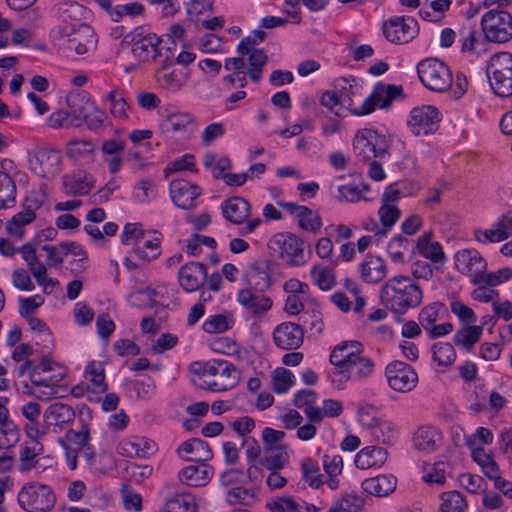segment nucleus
Returning a JSON list of instances; mask_svg holds the SVG:
<instances>
[{
  "mask_svg": "<svg viewBox=\"0 0 512 512\" xmlns=\"http://www.w3.org/2000/svg\"><path fill=\"white\" fill-rule=\"evenodd\" d=\"M14 372L18 377L29 378V381L21 383V392L24 395L48 401L62 397L65 392L61 381L67 376V367L49 358H43L38 363L26 362L17 365Z\"/></svg>",
  "mask_w": 512,
  "mask_h": 512,
  "instance_id": "f257e3e1",
  "label": "nucleus"
},
{
  "mask_svg": "<svg viewBox=\"0 0 512 512\" xmlns=\"http://www.w3.org/2000/svg\"><path fill=\"white\" fill-rule=\"evenodd\" d=\"M189 371L199 388L211 392L230 390L239 382L238 370L223 360L195 361L190 364Z\"/></svg>",
  "mask_w": 512,
  "mask_h": 512,
  "instance_id": "f03ea898",
  "label": "nucleus"
},
{
  "mask_svg": "<svg viewBox=\"0 0 512 512\" xmlns=\"http://www.w3.org/2000/svg\"><path fill=\"white\" fill-rule=\"evenodd\" d=\"M380 296L387 309L396 314H404L421 304L423 292L410 277L399 275L384 283Z\"/></svg>",
  "mask_w": 512,
  "mask_h": 512,
  "instance_id": "7ed1b4c3",
  "label": "nucleus"
},
{
  "mask_svg": "<svg viewBox=\"0 0 512 512\" xmlns=\"http://www.w3.org/2000/svg\"><path fill=\"white\" fill-rule=\"evenodd\" d=\"M390 137L371 128H364L355 134L353 140L354 152L358 159L371 161L384 159L390 155Z\"/></svg>",
  "mask_w": 512,
  "mask_h": 512,
  "instance_id": "20e7f679",
  "label": "nucleus"
},
{
  "mask_svg": "<svg viewBox=\"0 0 512 512\" xmlns=\"http://www.w3.org/2000/svg\"><path fill=\"white\" fill-rule=\"evenodd\" d=\"M57 6L63 21L50 31V38L55 46L67 49L77 32L78 25H83L79 22L83 6L65 0L59 2Z\"/></svg>",
  "mask_w": 512,
  "mask_h": 512,
  "instance_id": "39448f33",
  "label": "nucleus"
},
{
  "mask_svg": "<svg viewBox=\"0 0 512 512\" xmlns=\"http://www.w3.org/2000/svg\"><path fill=\"white\" fill-rule=\"evenodd\" d=\"M17 502L27 512H49L55 506L56 496L51 486L32 481L20 488Z\"/></svg>",
  "mask_w": 512,
  "mask_h": 512,
  "instance_id": "423d86ee",
  "label": "nucleus"
},
{
  "mask_svg": "<svg viewBox=\"0 0 512 512\" xmlns=\"http://www.w3.org/2000/svg\"><path fill=\"white\" fill-rule=\"evenodd\" d=\"M224 218L235 225H243L239 229L241 236L252 234L262 223L260 217L250 218L251 204L240 196H233L221 204Z\"/></svg>",
  "mask_w": 512,
  "mask_h": 512,
  "instance_id": "0eeeda50",
  "label": "nucleus"
},
{
  "mask_svg": "<svg viewBox=\"0 0 512 512\" xmlns=\"http://www.w3.org/2000/svg\"><path fill=\"white\" fill-rule=\"evenodd\" d=\"M422 84L429 90L442 93L451 88L453 76L450 68L439 59L426 58L417 65Z\"/></svg>",
  "mask_w": 512,
  "mask_h": 512,
  "instance_id": "6e6552de",
  "label": "nucleus"
},
{
  "mask_svg": "<svg viewBox=\"0 0 512 512\" xmlns=\"http://www.w3.org/2000/svg\"><path fill=\"white\" fill-rule=\"evenodd\" d=\"M487 76L494 93L500 97L512 95V54L501 52L491 57Z\"/></svg>",
  "mask_w": 512,
  "mask_h": 512,
  "instance_id": "1a4fd4ad",
  "label": "nucleus"
},
{
  "mask_svg": "<svg viewBox=\"0 0 512 512\" xmlns=\"http://www.w3.org/2000/svg\"><path fill=\"white\" fill-rule=\"evenodd\" d=\"M70 102L74 112L80 118V126L85 123L89 130H100L108 116L91 98L86 91L70 92Z\"/></svg>",
  "mask_w": 512,
  "mask_h": 512,
  "instance_id": "9d476101",
  "label": "nucleus"
},
{
  "mask_svg": "<svg viewBox=\"0 0 512 512\" xmlns=\"http://www.w3.org/2000/svg\"><path fill=\"white\" fill-rule=\"evenodd\" d=\"M481 26L490 41L505 43L512 39V15L505 10L490 9L482 16Z\"/></svg>",
  "mask_w": 512,
  "mask_h": 512,
  "instance_id": "9b49d317",
  "label": "nucleus"
},
{
  "mask_svg": "<svg viewBox=\"0 0 512 512\" xmlns=\"http://www.w3.org/2000/svg\"><path fill=\"white\" fill-rule=\"evenodd\" d=\"M269 247L290 266L299 267L305 263L303 242L295 235L278 233L269 241Z\"/></svg>",
  "mask_w": 512,
  "mask_h": 512,
  "instance_id": "f8f14e48",
  "label": "nucleus"
},
{
  "mask_svg": "<svg viewBox=\"0 0 512 512\" xmlns=\"http://www.w3.org/2000/svg\"><path fill=\"white\" fill-rule=\"evenodd\" d=\"M385 377L388 386L399 393H409L418 384L419 378L415 369L403 362L392 361L385 368Z\"/></svg>",
  "mask_w": 512,
  "mask_h": 512,
  "instance_id": "ddd939ff",
  "label": "nucleus"
},
{
  "mask_svg": "<svg viewBox=\"0 0 512 512\" xmlns=\"http://www.w3.org/2000/svg\"><path fill=\"white\" fill-rule=\"evenodd\" d=\"M440 120L437 108L431 105H422L414 107L410 111L407 126L414 136H427L437 131Z\"/></svg>",
  "mask_w": 512,
  "mask_h": 512,
  "instance_id": "4468645a",
  "label": "nucleus"
},
{
  "mask_svg": "<svg viewBox=\"0 0 512 512\" xmlns=\"http://www.w3.org/2000/svg\"><path fill=\"white\" fill-rule=\"evenodd\" d=\"M374 363L371 359L362 355L339 371H331L329 377L331 383L339 390L346 387L347 382H358L372 375Z\"/></svg>",
  "mask_w": 512,
  "mask_h": 512,
  "instance_id": "2eb2a0df",
  "label": "nucleus"
},
{
  "mask_svg": "<svg viewBox=\"0 0 512 512\" xmlns=\"http://www.w3.org/2000/svg\"><path fill=\"white\" fill-rule=\"evenodd\" d=\"M32 170L43 178H53L62 170L61 151L54 147H38L31 157Z\"/></svg>",
  "mask_w": 512,
  "mask_h": 512,
  "instance_id": "dca6fc26",
  "label": "nucleus"
},
{
  "mask_svg": "<svg viewBox=\"0 0 512 512\" xmlns=\"http://www.w3.org/2000/svg\"><path fill=\"white\" fill-rule=\"evenodd\" d=\"M418 33V22L413 17L394 16L383 24V34L391 43H408L413 40Z\"/></svg>",
  "mask_w": 512,
  "mask_h": 512,
  "instance_id": "f3484780",
  "label": "nucleus"
},
{
  "mask_svg": "<svg viewBox=\"0 0 512 512\" xmlns=\"http://www.w3.org/2000/svg\"><path fill=\"white\" fill-rule=\"evenodd\" d=\"M454 265L458 272L470 277L471 284H479L483 272L487 269V261L473 248L457 251L454 255Z\"/></svg>",
  "mask_w": 512,
  "mask_h": 512,
  "instance_id": "a211bd4d",
  "label": "nucleus"
},
{
  "mask_svg": "<svg viewBox=\"0 0 512 512\" xmlns=\"http://www.w3.org/2000/svg\"><path fill=\"white\" fill-rule=\"evenodd\" d=\"M444 443L442 431L431 424H424L417 427L413 432L412 448L421 455H431L441 449Z\"/></svg>",
  "mask_w": 512,
  "mask_h": 512,
  "instance_id": "6ab92c4d",
  "label": "nucleus"
},
{
  "mask_svg": "<svg viewBox=\"0 0 512 512\" xmlns=\"http://www.w3.org/2000/svg\"><path fill=\"white\" fill-rule=\"evenodd\" d=\"M475 241L481 244L498 243L512 237V209L500 215L489 229H475Z\"/></svg>",
  "mask_w": 512,
  "mask_h": 512,
  "instance_id": "aec40b11",
  "label": "nucleus"
},
{
  "mask_svg": "<svg viewBox=\"0 0 512 512\" xmlns=\"http://www.w3.org/2000/svg\"><path fill=\"white\" fill-rule=\"evenodd\" d=\"M399 89L394 85H385L378 83L374 86L371 94L365 98L363 103L358 107L351 108L355 115H367L376 108H386L395 98Z\"/></svg>",
  "mask_w": 512,
  "mask_h": 512,
  "instance_id": "412c9836",
  "label": "nucleus"
},
{
  "mask_svg": "<svg viewBox=\"0 0 512 512\" xmlns=\"http://www.w3.org/2000/svg\"><path fill=\"white\" fill-rule=\"evenodd\" d=\"M201 188L188 180L175 179L169 185L172 202L181 209H192L201 195Z\"/></svg>",
  "mask_w": 512,
  "mask_h": 512,
  "instance_id": "4be33fe9",
  "label": "nucleus"
},
{
  "mask_svg": "<svg viewBox=\"0 0 512 512\" xmlns=\"http://www.w3.org/2000/svg\"><path fill=\"white\" fill-rule=\"evenodd\" d=\"M195 127L193 116L186 112L172 113L160 124L162 132L172 138H187L194 133Z\"/></svg>",
  "mask_w": 512,
  "mask_h": 512,
  "instance_id": "5701e85b",
  "label": "nucleus"
},
{
  "mask_svg": "<svg viewBox=\"0 0 512 512\" xmlns=\"http://www.w3.org/2000/svg\"><path fill=\"white\" fill-rule=\"evenodd\" d=\"M281 205L293 217L302 230L312 234H317L321 230L323 223L318 211L293 202H287Z\"/></svg>",
  "mask_w": 512,
  "mask_h": 512,
  "instance_id": "b1692460",
  "label": "nucleus"
},
{
  "mask_svg": "<svg viewBox=\"0 0 512 512\" xmlns=\"http://www.w3.org/2000/svg\"><path fill=\"white\" fill-rule=\"evenodd\" d=\"M161 239L157 233L146 234L141 244L137 245L125 258L124 264L128 268H135L137 264L132 263L131 258H136L142 263H147L158 258L161 254Z\"/></svg>",
  "mask_w": 512,
  "mask_h": 512,
  "instance_id": "393cba45",
  "label": "nucleus"
},
{
  "mask_svg": "<svg viewBox=\"0 0 512 512\" xmlns=\"http://www.w3.org/2000/svg\"><path fill=\"white\" fill-rule=\"evenodd\" d=\"M156 450L154 441L140 436L124 438L116 445V452L129 458H146L153 455Z\"/></svg>",
  "mask_w": 512,
  "mask_h": 512,
  "instance_id": "a878e982",
  "label": "nucleus"
},
{
  "mask_svg": "<svg viewBox=\"0 0 512 512\" xmlns=\"http://www.w3.org/2000/svg\"><path fill=\"white\" fill-rule=\"evenodd\" d=\"M84 378L87 384L88 400H100V395L107 391L103 362L96 360L90 361L85 367Z\"/></svg>",
  "mask_w": 512,
  "mask_h": 512,
  "instance_id": "bb28decb",
  "label": "nucleus"
},
{
  "mask_svg": "<svg viewBox=\"0 0 512 512\" xmlns=\"http://www.w3.org/2000/svg\"><path fill=\"white\" fill-rule=\"evenodd\" d=\"M16 172V165L10 159L0 163V209L11 207L16 202L17 188L12 174Z\"/></svg>",
  "mask_w": 512,
  "mask_h": 512,
  "instance_id": "cd10ccee",
  "label": "nucleus"
},
{
  "mask_svg": "<svg viewBox=\"0 0 512 512\" xmlns=\"http://www.w3.org/2000/svg\"><path fill=\"white\" fill-rule=\"evenodd\" d=\"M460 45L463 53L480 56L486 53L490 40L487 39L483 31H479L473 25H464L460 32Z\"/></svg>",
  "mask_w": 512,
  "mask_h": 512,
  "instance_id": "c85d7f7f",
  "label": "nucleus"
},
{
  "mask_svg": "<svg viewBox=\"0 0 512 512\" xmlns=\"http://www.w3.org/2000/svg\"><path fill=\"white\" fill-rule=\"evenodd\" d=\"M177 456L183 461L208 462L213 458L209 444L199 438H191L182 442L176 449Z\"/></svg>",
  "mask_w": 512,
  "mask_h": 512,
  "instance_id": "c756f323",
  "label": "nucleus"
},
{
  "mask_svg": "<svg viewBox=\"0 0 512 512\" xmlns=\"http://www.w3.org/2000/svg\"><path fill=\"white\" fill-rule=\"evenodd\" d=\"M214 474L213 466L209 465L208 462H199L179 470L178 479L187 486L203 487L211 481Z\"/></svg>",
  "mask_w": 512,
  "mask_h": 512,
  "instance_id": "7c9ffc66",
  "label": "nucleus"
},
{
  "mask_svg": "<svg viewBox=\"0 0 512 512\" xmlns=\"http://www.w3.org/2000/svg\"><path fill=\"white\" fill-rule=\"evenodd\" d=\"M363 345L356 340L343 341L337 344L331 354L330 363L333 368L331 371H339L352 361L361 356Z\"/></svg>",
  "mask_w": 512,
  "mask_h": 512,
  "instance_id": "2f4dec72",
  "label": "nucleus"
},
{
  "mask_svg": "<svg viewBox=\"0 0 512 512\" xmlns=\"http://www.w3.org/2000/svg\"><path fill=\"white\" fill-rule=\"evenodd\" d=\"M303 335V329L292 322L279 324L273 332L275 344L284 350L297 349L303 342Z\"/></svg>",
  "mask_w": 512,
  "mask_h": 512,
  "instance_id": "473e14b6",
  "label": "nucleus"
},
{
  "mask_svg": "<svg viewBox=\"0 0 512 512\" xmlns=\"http://www.w3.org/2000/svg\"><path fill=\"white\" fill-rule=\"evenodd\" d=\"M388 451L378 445H369L359 450L354 457V464L360 470L380 469L387 462Z\"/></svg>",
  "mask_w": 512,
  "mask_h": 512,
  "instance_id": "72a5a7b5",
  "label": "nucleus"
},
{
  "mask_svg": "<svg viewBox=\"0 0 512 512\" xmlns=\"http://www.w3.org/2000/svg\"><path fill=\"white\" fill-rule=\"evenodd\" d=\"M266 507L270 512H319L325 505L317 506L303 500L299 501L291 495H283L267 502Z\"/></svg>",
  "mask_w": 512,
  "mask_h": 512,
  "instance_id": "f704fd0d",
  "label": "nucleus"
},
{
  "mask_svg": "<svg viewBox=\"0 0 512 512\" xmlns=\"http://www.w3.org/2000/svg\"><path fill=\"white\" fill-rule=\"evenodd\" d=\"M206 267L200 262H190L183 265L178 272L181 287L187 292L198 290L206 279Z\"/></svg>",
  "mask_w": 512,
  "mask_h": 512,
  "instance_id": "c9c22d12",
  "label": "nucleus"
},
{
  "mask_svg": "<svg viewBox=\"0 0 512 512\" xmlns=\"http://www.w3.org/2000/svg\"><path fill=\"white\" fill-rule=\"evenodd\" d=\"M165 508L168 512H196L197 504L195 497L187 492L174 490L167 486L162 491Z\"/></svg>",
  "mask_w": 512,
  "mask_h": 512,
  "instance_id": "e433bc0d",
  "label": "nucleus"
},
{
  "mask_svg": "<svg viewBox=\"0 0 512 512\" xmlns=\"http://www.w3.org/2000/svg\"><path fill=\"white\" fill-rule=\"evenodd\" d=\"M358 271L361 279L368 284H376L382 281L388 271L383 258L377 255L367 254L359 264Z\"/></svg>",
  "mask_w": 512,
  "mask_h": 512,
  "instance_id": "4c0bfd02",
  "label": "nucleus"
},
{
  "mask_svg": "<svg viewBox=\"0 0 512 512\" xmlns=\"http://www.w3.org/2000/svg\"><path fill=\"white\" fill-rule=\"evenodd\" d=\"M161 39L154 33H149L134 42L132 53L142 62L157 61L161 57Z\"/></svg>",
  "mask_w": 512,
  "mask_h": 512,
  "instance_id": "58836bf2",
  "label": "nucleus"
},
{
  "mask_svg": "<svg viewBox=\"0 0 512 512\" xmlns=\"http://www.w3.org/2000/svg\"><path fill=\"white\" fill-rule=\"evenodd\" d=\"M238 52L244 56L248 55V75L254 81L261 79L263 66L267 62V56L261 49H253L250 40H242L238 45Z\"/></svg>",
  "mask_w": 512,
  "mask_h": 512,
  "instance_id": "ea45409f",
  "label": "nucleus"
},
{
  "mask_svg": "<svg viewBox=\"0 0 512 512\" xmlns=\"http://www.w3.org/2000/svg\"><path fill=\"white\" fill-rule=\"evenodd\" d=\"M238 303L249 312L260 315L272 307V300L262 294L254 293L251 289H242L237 294Z\"/></svg>",
  "mask_w": 512,
  "mask_h": 512,
  "instance_id": "a19ab883",
  "label": "nucleus"
},
{
  "mask_svg": "<svg viewBox=\"0 0 512 512\" xmlns=\"http://www.w3.org/2000/svg\"><path fill=\"white\" fill-rule=\"evenodd\" d=\"M43 417L48 424L62 430L74 420L75 411L67 404L55 402L45 409Z\"/></svg>",
  "mask_w": 512,
  "mask_h": 512,
  "instance_id": "79ce46f5",
  "label": "nucleus"
},
{
  "mask_svg": "<svg viewBox=\"0 0 512 512\" xmlns=\"http://www.w3.org/2000/svg\"><path fill=\"white\" fill-rule=\"evenodd\" d=\"M64 190L70 195H86L95 185L94 177L83 171L66 174L62 177Z\"/></svg>",
  "mask_w": 512,
  "mask_h": 512,
  "instance_id": "37998d69",
  "label": "nucleus"
},
{
  "mask_svg": "<svg viewBox=\"0 0 512 512\" xmlns=\"http://www.w3.org/2000/svg\"><path fill=\"white\" fill-rule=\"evenodd\" d=\"M103 103L108 105L109 113L114 119L125 121L129 118L131 107L124 91L119 87L112 88L103 98Z\"/></svg>",
  "mask_w": 512,
  "mask_h": 512,
  "instance_id": "c03bdc74",
  "label": "nucleus"
},
{
  "mask_svg": "<svg viewBox=\"0 0 512 512\" xmlns=\"http://www.w3.org/2000/svg\"><path fill=\"white\" fill-rule=\"evenodd\" d=\"M36 220V214L32 210L21 209L15 213L6 223V233L13 239L23 240L27 228Z\"/></svg>",
  "mask_w": 512,
  "mask_h": 512,
  "instance_id": "a18cd8bd",
  "label": "nucleus"
},
{
  "mask_svg": "<svg viewBox=\"0 0 512 512\" xmlns=\"http://www.w3.org/2000/svg\"><path fill=\"white\" fill-rule=\"evenodd\" d=\"M95 152L94 143L85 139L71 140L65 146L66 156L78 164L93 162Z\"/></svg>",
  "mask_w": 512,
  "mask_h": 512,
  "instance_id": "49530a36",
  "label": "nucleus"
},
{
  "mask_svg": "<svg viewBox=\"0 0 512 512\" xmlns=\"http://www.w3.org/2000/svg\"><path fill=\"white\" fill-rule=\"evenodd\" d=\"M397 479L392 474H380L378 476L365 479L362 482V488L365 492L376 497H385L395 491Z\"/></svg>",
  "mask_w": 512,
  "mask_h": 512,
  "instance_id": "de8ad7c7",
  "label": "nucleus"
},
{
  "mask_svg": "<svg viewBox=\"0 0 512 512\" xmlns=\"http://www.w3.org/2000/svg\"><path fill=\"white\" fill-rule=\"evenodd\" d=\"M290 455L282 445L267 446L259 460L260 466L269 470H281L289 464Z\"/></svg>",
  "mask_w": 512,
  "mask_h": 512,
  "instance_id": "09e8293b",
  "label": "nucleus"
},
{
  "mask_svg": "<svg viewBox=\"0 0 512 512\" xmlns=\"http://www.w3.org/2000/svg\"><path fill=\"white\" fill-rule=\"evenodd\" d=\"M368 433L378 443L393 445L398 440L399 427L394 421L381 417Z\"/></svg>",
  "mask_w": 512,
  "mask_h": 512,
  "instance_id": "8fccbe9b",
  "label": "nucleus"
},
{
  "mask_svg": "<svg viewBox=\"0 0 512 512\" xmlns=\"http://www.w3.org/2000/svg\"><path fill=\"white\" fill-rule=\"evenodd\" d=\"M158 84L170 92H178L187 84L190 79V72L183 69L167 71L161 69L156 73Z\"/></svg>",
  "mask_w": 512,
  "mask_h": 512,
  "instance_id": "3c124183",
  "label": "nucleus"
},
{
  "mask_svg": "<svg viewBox=\"0 0 512 512\" xmlns=\"http://www.w3.org/2000/svg\"><path fill=\"white\" fill-rule=\"evenodd\" d=\"M449 465L444 460H438L433 463L424 462L421 466V480L429 486H442L445 484L448 476Z\"/></svg>",
  "mask_w": 512,
  "mask_h": 512,
  "instance_id": "603ef678",
  "label": "nucleus"
},
{
  "mask_svg": "<svg viewBox=\"0 0 512 512\" xmlns=\"http://www.w3.org/2000/svg\"><path fill=\"white\" fill-rule=\"evenodd\" d=\"M68 110H57L47 118V124L52 129H69L80 127V118L77 117L72 103L70 93L66 96Z\"/></svg>",
  "mask_w": 512,
  "mask_h": 512,
  "instance_id": "864d4df0",
  "label": "nucleus"
},
{
  "mask_svg": "<svg viewBox=\"0 0 512 512\" xmlns=\"http://www.w3.org/2000/svg\"><path fill=\"white\" fill-rule=\"evenodd\" d=\"M96 47L94 31L88 25H78L77 32L67 47V50L74 51L78 55L86 54Z\"/></svg>",
  "mask_w": 512,
  "mask_h": 512,
  "instance_id": "5fc2aeb1",
  "label": "nucleus"
},
{
  "mask_svg": "<svg viewBox=\"0 0 512 512\" xmlns=\"http://www.w3.org/2000/svg\"><path fill=\"white\" fill-rule=\"evenodd\" d=\"M483 335V326H464L457 330L453 336V342L457 347L471 352Z\"/></svg>",
  "mask_w": 512,
  "mask_h": 512,
  "instance_id": "6e6d98bb",
  "label": "nucleus"
},
{
  "mask_svg": "<svg viewBox=\"0 0 512 512\" xmlns=\"http://www.w3.org/2000/svg\"><path fill=\"white\" fill-rule=\"evenodd\" d=\"M312 282L322 291H329L336 285V274L333 268L315 264L309 272Z\"/></svg>",
  "mask_w": 512,
  "mask_h": 512,
  "instance_id": "4d7b16f0",
  "label": "nucleus"
},
{
  "mask_svg": "<svg viewBox=\"0 0 512 512\" xmlns=\"http://www.w3.org/2000/svg\"><path fill=\"white\" fill-rule=\"evenodd\" d=\"M133 199L140 204H147L157 198V186L152 177H143L136 181L132 189Z\"/></svg>",
  "mask_w": 512,
  "mask_h": 512,
  "instance_id": "13d9d810",
  "label": "nucleus"
},
{
  "mask_svg": "<svg viewBox=\"0 0 512 512\" xmlns=\"http://www.w3.org/2000/svg\"><path fill=\"white\" fill-rule=\"evenodd\" d=\"M417 249L424 258L434 263L443 262L445 260L442 245L439 242L431 241L430 233H424L418 238Z\"/></svg>",
  "mask_w": 512,
  "mask_h": 512,
  "instance_id": "bf43d9fd",
  "label": "nucleus"
},
{
  "mask_svg": "<svg viewBox=\"0 0 512 512\" xmlns=\"http://www.w3.org/2000/svg\"><path fill=\"white\" fill-rule=\"evenodd\" d=\"M451 5V0H434L425 3L419 10V15L425 21L437 23L445 18Z\"/></svg>",
  "mask_w": 512,
  "mask_h": 512,
  "instance_id": "052dcab7",
  "label": "nucleus"
},
{
  "mask_svg": "<svg viewBox=\"0 0 512 512\" xmlns=\"http://www.w3.org/2000/svg\"><path fill=\"white\" fill-rule=\"evenodd\" d=\"M203 166L210 170L216 179H224L232 167L231 160L227 156H217L214 153H206L202 160Z\"/></svg>",
  "mask_w": 512,
  "mask_h": 512,
  "instance_id": "680f3d73",
  "label": "nucleus"
},
{
  "mask_svg": "<svg viewBox=\"0 0 512 512\" xmlns=\"http://www.w3.org/2000/svg\"><path fill=\"white\" fill-rule=\"evenodd\" d=\"M44 451L42 443L39 441H27L21 448L19 453L20 458V471H30L35 467L36 457Z\"/></svg>",
  "mask_w": 512,
  "mask_h": 512,
  "instance_id": "e2e57ef3",
  "label": "nucleus"
},
{
  "mask_svg": "<svg viewBox=\"0 0 512 512\" xmlns=\"http://www.w3.org/2000/svg\"><path fill=\"white\" fill-rule=\"evenodd\" d=\"M234 324L233 318L228 314H213L208 316L202 324V329L208 334H220L228 331Z\"/></svg>",
  "mask_w": 512,
  "mask_h": 512,
  "instance_id": "0e129e2a",
  "label": "nucleus"
},
{
  "mask_svg": "<svg viewBox=\"0 0 512 512\" xmlns=\"http://www.w3.org/2000/svg\"><path fill=\"white\" fill-rule=\"evenodd\" d=\"M472 458L480 466L482 472L487 478L495 477L500 468L492 455L488 453L483 447H473Z\"/></svg>",
  "mask_w": 512,
  "mask_h": 512,
  "instance_id": "69168bd1",
  "label": "nucleus"
},
{
  "mask_svg": "<svg viewBox=\"0 0 512 512\" xmlns=\"http://www.w3.org/2000/svg\"><path fill=\"white\" fill-rule=\"evenodd\" d=\"M467 501L458 491H448L441 495L440 512H465Z\"/></svg>",
  "mask_w": 512,
  "mask_h": 512,
  "instance_id": "338daca9",
  "label": "nucleus"
},
{
  "mask_svg": "<svg viewBox=\"0 0 512 512\" xmlns=\"http://www.w3.org/2000/svg\"><path fill=\"white\" fill-rule=\"evenodd\" d=\"M363 504L364 500L361 496L348 493L336 501L328 512H360Z\"/></svg>",
  "mask_w": 512,
  "mask_h": 512,
  "instance_id": "774afa93",
  "label": "nucleus"
}]
</instances>
